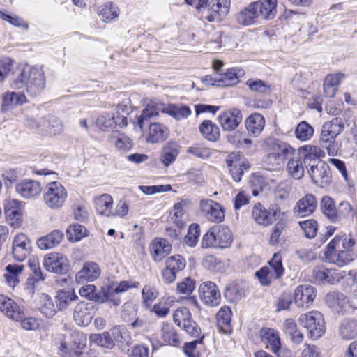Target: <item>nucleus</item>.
Returning <instances> with one entry per match:
<instances>
[{
	"label": "nucleus",
	"mask_w": 357,
	"mask_h": 357,
	"mask_svg": "<svg viewBox=\"0 0 357 357\" xmlns=\"http://www.w3.org/2000/svg\"><path fill=\"white\" fill-rule=\"evenodd\" d=\"M173 215L172 220L174 223L179 228H181L185 225V210L184 204L183 203H177L174 205V207L172 211Z\"/></svg>",
	"instance_id": "774afa93"
},
{
	"label": "nucleus",
	"mask_w": 357,
	"mask_h": 357,
	"mask_svg": "<svg viewBox=\"0 0 357 357\" xmlns=\"http://www.w3.org/2000/svg\"><path fill=\"white\" fill-rule=\"evenodd\" d=\"M158 291L152 284H146L142 289L143 303L146 307L151 305L153 301L158 297Z\"/></svg>",
	"instance_id": "338daca9"
},
{
	"label": "nucleus",
	"mask_w": 357,
	"mask_h": 357,
	"mask_svg": "<svg viewBox=\"0 0 357 357\" xmlns=\"http://www.w3.org/2000/svg\"><path fill=\"white\" fill-rule=\"evenodd\" d=\"M15 192L22 197L30 199L40 195L42 187L40 182L31 180L24 179L15 185Z\"/></svg>",
	"instance_id": "4be33fe9"
},
{
	"label": "nucleus",
	"mask_w": 357,
	"mask_h": 357,
	"mask_svg": "<svg viewBox=\"0 0 357 357\" xmlns=\"http://www.w3.org/2000/svg\"><path fill=\"white\" fill-rule=\"evenodd\" d=\"M172 250L171 243L165 238H155L151 244L150 252L153 261H161Z\"/></svg>",
	"instance_id": "c85d7f7f"
},
{
	"label": "nucleus",
	"mask_w": 357,
	"mask_h": 357,
	"mask_svg": "<svg viewBox=\"0 0 357 357\" xmlns=\"http://www.w3.org/2000/svg\"><path fill=\"white\" fill-rule=\"evenodd\" d=\"M11 79L12 89H25L31 97L40 96L46 86V77L42 66H18Z\"/></svg>",
	"instance_id": "f257e3e1"
},
{
	"label": "nucleus",
	"mask_w": 357,
	"mask_h": 357,
	"mask_svg": "<svg viewBox=\"0 0 357 357\" xmlns=\"http://www.w3.org/2000/svg\"><path fill=\"white\" fill-rule=\"evenodd\" d=\"M269 266L271 268V271H272V275L274 276L275 279L280 278L284 273V268L282 265V257L279 253H275L271 258V259L268 262Z\"/></svg>",
	"instance_id": "680f3d73"
},
{
	"label": "nucleus",
	"mask_w": 357,
	"mask_h": 357,
	"mask_svg": "<svg viewBox=\"0 0 357 357\" xmlns=\"http://www.w3.org/2000/svg\"><path fill=\"white\" fill-rule=\"evenodd\" d=\"M262 342L266 348L272 351L278 357H289V351L281 347L280 337L277 331L263 328L259 332Z\"/></svg>",
	"instance_id": "6e6552de"
},
{
	"label": "nucleus",
	"mask_w": 357,
	"mask_h": 357,
	"mask_svg": "<svg viewBox=\"0 0 357 357\" xmlns=\"http://www.w3.org/2000/svg\"><path fill=\"white\" fill-rule=\"evenodd\" d=\"M241 70L234 68L228 70L225 73L220 74L215 78V82L219 86H231L238 83V76Z\"/></svg>",
	"instance_id": "79ce46f5"
},
{
	"label": "nucleus",
	"mask_w": 357,
	"mask_h": 357,
	"mask_svg": "<svg viewBox=\"0 0 357 357\" xmlns=\"http://www.w3.org/2000/svg\"><path fill=\"white\" fill-rule=\"evenodd\" d=\"M287 171L294 179H300L304 176L305 167L301 157L295 155L287 164Z\"/></svg>",
	"instance_id": "37998d69"
},
{
	"label": "nucleus",
	"mask_w": 357,
	"mask_h": 357,
	"mask_svg": "<svg viewBox=\"0 0 357 357\" xmlns=\"http://www.w3.org/2000/svg\"><path fill=\"white\" fill-rule=\"evenodd\" d=\"M326 305L337 312H344L349 307V298L342 293L337 291L329 292L326 295Z\"/></svg>",
	"instance_id": "cd10ccee"
},
{
	"label": "nucleus",
	"mask_w": 357,
	"mask_h": 357,
	"mask_svg": "<svg viewBox=\"0 0 357 357\" xmlns=\"http://www.w3.org/2000/svg\"><path fill=\"white\" fill-rule=\"evenodd\" d=\"M213 228L215 236L216 248L223 249L229 248L233 241L231 230L228 227L222 225Z\"/></svg>",
	"instance_id": "58836bf2"
},
{
	"label": "nucleus",
	"mask_w": 357,
	"mask_h": 357,
	"mask_svg": "<svg viewBox=\"0 0 357 357\" xmlns=\"http://www.w3.org/2000/svg\"><path fill=\"white\" fill-rule=\"evenodd\" d=\"M178 152V146L176 143H167L162 149L160 156L161 162L165 166L168 167L175 161Z\"/></svg>",
	"instance_id": "09e8293b"
},
{
	"label": "nucleus",
	"mask_w": 357,
	"mask_h": 357,
	"mask_svg": "<svg viewBox=\"0 0 357 357\" xmlns=\"http://www.w3.org/2000/svg\"><path fill=\"white\" fill-rule=\"evenodd\" d=\"M316 296L315 287L311 285H299L294 290V301L298 307H308Z\"/></svg>",
	"instance_id": "f3484780"
},
{
	"label": "nucleus",
	"mask_w": 357,
	"mask_h": 357,
	"mask_svg": "<svg viewBox=\"0 0 357 357\" xmlns=\"http://www.w3.org/2000/svg\"><path fill=\"white\" fill-rule=\"evenodd\" d=\"M63 124L58 117L49 115L42 119L41 133L45 135H56L63 132Z\"/></svg>",
	"instance_id": "473e14b6"
},
{
	"label": "nucleus",
	"mask_w": 357,
	"mask_h": 357,
	"mask_svg": "<svg viewBox=\"0 0 357 357\" xmlns=\"http://www.w3.org/2000/svg\"><path fill=\"white\" fill-rule=\"evenodd\" d=\"M246 85L252 91L257 92L261 94H268L271 91L270 84L263 80L258 79H249L246 82Z\"/></svg>",
	"instance_id": "0e129e2a"
},
{
	"label": "nucleus",
	"mask_w": 357,
	"mask_h": 357,
	"mask_svg": "<svg viewBox=\"0 0 357 357\" xmlns=\"http://www.w3.org/2000/svg\"><path fill=\"white\" fill-rule=\"evenodd\" d=\"M96 125L102 131L113 130L116 126L123 128L127 125V117L104 114L97 118Z\"/></svg>",
	"instance_id": "b1692460"
},
{
	"label": "nucleus",
	"mask_w": 357,
	"mask_h": 357,
	"mask_svg": "<svg viewBox=\"0 0 357 357\" xmlns=\"http://www.w3.org/2000/svg\"><path fill=\"white\" fill-rule=\"evenodd\" d=\"M100 275V269L98 265L92 261L86 262L82 268L76 274L75 280L77 283L82 284L85 282L93 281Z\"/></svg>",
	"instance_id": "7c9ffc66"
},
{
	"label": "nucleus",
	"mask_w": 357,
	"mask_h": 357,
	"mask_svg": "<svg viewBox=\"0 0 357 357\" xmlns=\"http://www.w3.org/2000/svg\"><path fill=\"white\" fill-rule=\"evenodd\" d=\"M86 337L82 333L73 332L61 343L59 354L62 357H79L83 353Z\"/></svg>",
	"instance_id": "0eeeda50"
},
{
	"label": "nucleus",
	"mask_w": 357,
	"mask_h": 357,
	"mask_svg": "<svg viewBox=\"0 0 357 357\" xmlns=\"http://www.w3.org/2000/svg\"><path fill=\"white\" fill-rule=\"evenodd\" d=\"M199 206L201 212L208 221L221 222L224 220L223 208L218 202L212 199H202Z\"/></svg>",
	"instance_id": "dca6fc26"
},
{
	"label": "nucleus",
	"mask_w": 357,
	"mask_h": 357,
	"mask_svg": "<svg viewBox=\"0 0 357 357\" xmlns=\"http://www.w3.org/2000/svg\"><path fill=\"white\" fill-rule=\"evenodd\" d=\"M0 310L9 319L18 321L24 317V312L12 299L0 295Z\"/></svg>",
	"instance_id": "393cba45"
},
{
	"label": "nucleus",
	"mask_w": 357,
	"mask_h": 357,
	"mask_svg": "<svg viewBox=\"0 0 357 357\" xmlns=\"http://www.w3.org/2000/svg\"><path fill=\"white\" fill-rule=\"evenodd\" d=\"M119 9L112 2L105 3L100 10L99 16L104 22H110L119 17Z\"/></svg>",
	"instance_id": "052dcab7"
},
{
	"label": "nucleus",
	"mask_w": 357,
	"mask_h": 357,
	"mask_svg": "<svg viewBox=\"0 0 357 357\" xmlns=\"http://www.w3.org/2000/svg\"><path fill=\"white\" fill-rule=\"evenodd\" d=\"M280 211L278 208H273L269 211L261 203H256L252 209V218L254 221L261 226L267 227L273 224L279 216Z\"/></svg>",
	"instance_id": "f8f14e48"
},
{
	"label": "nucleus",
	"mask_w": 357,
	"mask_h": 357,
	"mask_svg": "<svg viewBox=\"0 0 357 357\" xmlns=\"http://www.w3.org/2000/svg\"><path fill=\"white\" fill-rule=\"evenodd\" d=\"M43 264L47 271L54 273L63 274L68 271V259L58 252L46 255L44 257Z\"/></svg>",
	"instance_id": "ddd939ff"
},
{
	"label": "nucleus",
	"mask_w": 357,
	"mask_h": 357,
	"mask_svg": "<svg viewBox=\"0 0 357 357\" xmlns=\"http://www.w3.org/2000/svg\"><path fill=\"white\" fill-rule=\"evenodd\" d=\"M232 312L230 307L225 306L217 313L218 326L224 333L230 329Z\"/></svg>",
	"instance_id": "3c124183"
},
{
	"label": "nucleus",
	"mask_w": 357,
	"mask_h": 357,
	"mask_svg": "<svg viewBox=\"0 0 357 357\" xmlns=\"http://www.w3.org/2000/svg\"><path fill=\"white\" fill-rule=\"evenodd\" d=\"M265 120L264 116L259 114H253L246 120L248 131L253 135H259L264 129Z\"/></svg>",
	"instance_id": "8fccbe9b"
},
{
	"label": "nucleus",
	"mask_w": 357,
	"mask_h": 357,
	"mask_svg": "<svg viewBox=\"0 0 357 357\" xmlns=\"http://www.w3.org/2000/svg\"><path fill=\"white\" fill-rule=\"evenodd\" d=\"M351 110L344 111L343 118L334 117L331 121H326L321 126L320 143L330 156H335L340 148L335 141L336 137L344 130L345 125H349Z\"/></svg>",
	"instance_id": "f03ea898"
},
{
	"label": "nucleus",
	"mask_w": 357,
	"mask_h": 357,
	"mask_svg": "<svg viewBox=\"0 0 357 357\" xmlns=\"http://www.w3.org/2000/svg\"><path fill=\"white\" fill-rule=\"evenodd\" d=\"M17 71V67L14 68V61L10 58H5L0 61V82L8 78L11 87V78Z\"/></svg>",
	"instance_id": "603ef678"
},
{
	"label": "nucleus",
	"mask_w": 357,
	"mask_h": 357,
	"mask_svg": "<svg viewBox=\"0 0 357 357\" xmlns=\"http://www.w3.org/2000/svg\"><path fill=\"white\" fill-rule=\"evenodd\" d=\"M218 121L224 130H235L242 121V114L238 109L233 108L218 116Z\"/></svg>",
	"instance_id": "5701e85b"
},
{
	"label": "nucleus",
	"mask_w": 357,
	"mask_h": 357,
	"mask_svg": "<svg viewBox=\"0 0 357 357\" xmlns=\"http://www.w3.org/2000/svg\"><path fill=\"white\" fill-rule=\"evenodd\" d=\"M43 201L51 209H59L65 204L68 197L66 188L59 182L49 183L43 190Z\"/></svg>",
	"instance_id": "20e7f679"
},
{
	"label": "nucleus",
	"mask_w": 357,
	"mask_h": 357,
	"mask_svg": "<svg viewBox=\"0 0 357 357\" xmlns=\"http://www.w3.org/2000/svg\"><path fill=\"white\" fill-rule=\"evenodd\" d=\"M356 241L352 234H337L328 243L331 248H340L344 250H351L354 246Z\"/></svg>",
	"instance_id": "49530a36"
},
{
	"label": "nucleus",
	"mask_w": 357,
	"mask_h": 357,
	"mask_svg": "<svg viewBox=\"0 0 357 357\" xmlns=\"http://www.w3.org/2000/svg\"><path fill=\"white\" fill-rule=\"evenodd\" d=\"M31 243L24 234H17L13 241L12 253L17 261H24L31 253Z\"/></svg>",
	"instance_id": "a211bd4d"
},
{
	"label": "nucleus",
	"mask_w": 357,
	"mask_h": 357,
	"mask_svg": "<svg viewBox=\"0 0 357 357\" xmlns=\"http://www.w3.org/2000/svg\"><path fill=\"white\" fill-rule=\"evenodd\" d=\"M257 18V13L252 3L236 15V20L239 24L248 26L254 24Z\"/></svg>",
	"instance_id": "de8ad7c7"
},
{
	"label": "nucleus",
	"mask_w": 357,
	"mask_h": 357,
	"mask_svg": "<svg viewBox=\"0 0 357 357\" xmlns=\"http://www.w3.org/2000/svg\"><path fill=\"white\" fill-rule=\"evenodd\" d=\"M321 210L330 220L335 222L337 207L335 201L329 196H324L321 201Z\"/></svg>",
	"instance_id": "5fc2aeb1"
},
{
	"label": "nucleus",
	"mask_w": 357,
	"mask_h": 357,
	"mask_svg": "<svg viewBox=\"0 0 357 357\" xmlns=\"http://www.w3.org/2000/svg\"><path fill=\"white\" fill-rule=\"evenodd\" d=\"M64 238V234L61 230L55 229L46 236L37 241V245L41 250L53 248L61 243Z\"/></svg>",
	"instance_id": "c9c22d12"
},
{
	"label": "nucleus",
	"mask_w": 357,
	"mask_h": 357,
	"mask_svg": "<svg viewBox=\"0 0 357 357\" xmlns=\"http://www.w3.org/2000/svg\"><path fill=\"white\" fill-rule=\"evenodd\" d=\"M77 296L73 291H60L56 296L57 308L59 310L66 309L73 301L77 299Z\"/></svg>",
	"instance_id": "864d4df0"
},
{
	"label": "nucleus",
	"mask_w": 357,
	"mask_h": 357,
	"mask_svg": "<svg viewBox=\"0 0 357 357\" xmlns=\"http://www.w3.org/2000/svg\"><path fill=\"white\" fill-rule=\"evenodd\" d=\"M356 209L349 202H342L337 208L335 222L340 221L342 218H352L356 216Z\"/></svg>",
	"instance_id": "6e6d98bb"
},
{
	"label": "nucleus",
	"mask_w": 357,
	"mask_h": 357,
	"mask_svg": "<svg viewBox=\"0 0 357 357\" xmlns=\"http://www.w3.org/2000/svg\"><path fill=\"white\" fill-rule=\"evenodd\" d=\"M202 136L211 142H216L220 136L219 127L211 120H204L199 126Z\"/></svg>",
	"instance_id": "4c0bfd02"
},
{
	"label": "nucleus",
	"mask_w": 357,
	"mask_h": 357,
	"mask_svg": "<svg viewBox=\"0 0 357 357\" xmlns=\"http://www.w3.org/2000/svg\"><path fill=\"white\" fill-rule=\"evenodd\" d=\"M298 321L305 328L310 337L319 338L325 333V323L323 315L318 311H312L300 316Z\"/></svg>",
	"instance_id": "39448f33"
},
{
	"label": "nucleus",
	"mask_w": 357,
	"mask_h": 357,
	"mask_svg": "<svg viewBox=\"0 0 357 357\" xmlns=\"http://www.w3.org/2000/svg\"><path fill=\"white\" fill-rule=\"evenodd\" d=\"M339 334L345 340H349L357 336V320L345 319L339 326Z\"/></svg>",
	"instance_id": "a19ab883"
},
{
	"label": "nucleus",
	"mask_w": 357,
	"mask_h": 357,
	"mask_svg": "<svg viewBox=\"0 0 357 357\" xmlns=\"http://www.w3.org/2000/svg\"><path fill=\"white\" fill-rule=\"evenodd\" d=\"M230 0H211L206 13L203 17L208 22H218L229 11Z\"/></svg>",
	"instance_id": "6ab92c4d"
},
{
	"label": "nucleus",
	"mask_w": 357,
	"mask_h": 357,
	"mask_svg": "<svg viewBox=\"0 0 357 357\" xmlns=\"http://www.w3.org/2000/svg\"><path fill=\"white\" fill-rule=\"evenodd\" d=\"M173 319L179 327H181L192 319L191 312L186 307H178L174 313Z\"/></svg>",
	"instance_id": "69168bd1"
},
{
	"label": "nucleus",
	"mask_w": 357,
	"mask_h": 357,
	"mask_svg": "<svg viewBox=\"0 0 357 357\" xmlns=\"http://www.w3.org/2000/svg\"><path fill=\"white\" fill-rule=\"evenodd\" d=\"M271 150L280 157L284 163L286 160H289L296 155L295 149L289 144L278 139H271L269 142Z\"/></svg>",
	"instance_id": "2f4dec72"
},
{
	"label": "nucleus",
	"mask_w": 357,
	"mask_h": 357,
	"mask_svg": "<svg viewBox=\"0 0 357 357\" xmlns=\"http://www.w3.org/2000/svg\"><path fill=\"white\" fill-rule=\"evenodd\" d=\"M38 306L40 312L47 318H52L56 312L52 299L47 294H39Z\"/></svg>",
	"instance_id": "c03bdc74"
},
{
	"label": "nucleus",
	"mask_w": 357,
	"mask_h": 357,
	"mask_svg": "<svg viewBox=\"0 0 357 357\" xmlns=\"http://www.w3.org/2000/svg\"><path fill=\"white\" fill-rule=\"evenodd\" d=\"M96 309L92 303H79L75 307L73 319L77 325L81 326H88L93 319Z\"/></svg>",
	"instance_id": "aec40b11"
},
{
	"label": "nucleus",
	"mask_w": 357,
	"mask_h": 357,
	"mask_svg": "<svg viewBox=\"0 0 357 357\" xmlns=\"http://www.w3.org/2000/svg\"><path fill=\"white\" fill-rule=\"evenodd\" d=\"M162 340L172 346H178L180 343L178 335L174 326L169 324H164L161 330Z\"/></svg>",
	"instance_id": "4d7b16f0"
},
{
	"label": "nucleus",
	"mask_w": 357,
	"mask_h": 357,
	"mask_svg": "<svg viewBox=\"0 0 357 357\" xmlns=\"http://www.w3.org/2000/svg\"><path fill=\"white\" fill-rule=\"evenodd\" d=\"M307 172L313 183L319 187L326 188L331 183L330 167L324 162L312 165Z\"/></svg>",
	"instance_id": "9b49d317"
},
{
	"label": "nucleus",
	"mask_w": 357,
	"mask_h": 357,
	"mask_svg": "<svg viewBox=\"0 0 357 357\" xmlns=\"http://www.w3.org/2000/svg\"><path fill=\"white\" fill-rule=\"evenodd\" d=\"M24 269V266L18 264H8L6 266L3 277L6 280V284L14 288L20 282V275L22 274Z\"/></svg>",
	"instance_id": "ea45409f"
},
{
	"label": "nucleus",
	"mask_w": 357,
	"mask_h": 357,
	"mask_svg": "<svg viewBox=\"0 0 357 357\" xmlns=\"http://www.w3.org/2000/svg\"><path fill=\"white\" fill-rule=\"evenodd\" d=\"M199 293L202 301L206 305L215 307L220 303V292L216 284L211 281L202 283L199 287Z\"/></svg>",
	"instance_id": "4468645a"
},
{
	"label": "nucleus",
	"mask_w": 357,
	"mask_h": 357,
	"mask_svg": "<svg viewBox=\"0 0 357 357\" xmlns=\"http://www.w3.org/2000/svg\"><path fill=\"white\" fill-rule=\"evenodd\" d=\"M96 208L98 214L105 216L113 215V199L108 194H104L96 199Z\"/></svg>",
	"instance_id": "a18cd8bd"
},
{
	"label": "nucleus",
	"mask_w": 357,
	"mask_h": 357,
	"mask_svg": "<svg viewBox=\"0 0 357 357\" xmlns=\"http://www.w3.org/2000/svg\"><path fill=\"white\" fill-rule=\"evenodd\" d=\"M186 266L185 259L181 255L168 257L165 261V267L162 271V280L166 284L175 281L176 275Z\"/></svg>",
	"instance_id": "9d476101"
},
{
	"label": "nucleus",
	"mask_w": 357,
	"mask_h": 357,
	"mask_svg": "<svg viewBox=\"0 0 357 357\" xmlns=\"http://www.w3.org/2000/svg\"><path fill=\"white\" fill-rule=\"evenodd\" d=\"M277 0H263L252 3L257 13V17L272 19L276 13Z\"/></svg>",
	"instance_id": "f704fd0d"
},
{
	"label": "nucleus",
	"mask_w": 357,
	"mask_h": 357,
	"mask_svg": "<svg viewBox=\"0 0 357 357\" xmlns=\"http://www.w3.org/2000/svg\"><path fill=\"white\" fill-rule=\"evenodd\" d=\"M23 202L17 199H9L5 203L4 210L7 218L13 220L12 224L18 226L22 222Z\"/></svg>",
	"instance_id": "72a5a7b5"
},
{
	"label": "nucleus",
	"mask_w": 357,
	"mask_h": 357,
	"mask_svg": "<svg viewBox=\"0 0 357 357\" xmlns=\"http://www.w3.org/2000/svg\"><path fill=\"white\" fill-rule=\"evenodd\" d=\"M86 229L80 225H72L66 230L68 239L71 242H76L81 240L86 235Z\"/></svg>",
	"instance_id": "e2e57ef3"
},
{
	"label": "nucleus",
	"mask_w": 357,
	"mask_h": 357,
	"mask_svg": "<svg viewBox=\"0 0 357 357\" xmlns=\"http://www.w3.org/2000/svg\"><path fill=\"white\" fill-rule=\"evenodd\" d=\"M317 206L316 197L307 194L299 199L294 208V213L298 217H305L312 214Z\"/></svg>",
	"instance_id": "a878e982"
},
{
	"label": "nucleus",
	"mask_w": 357,
	"mask_h": 357,
	"mask_svg": "<svg viewBox=\"0 0 357 357\" xmlns=\"http://www.w3.org/2000/svg\"><path fill=\"white\" fill-rule=\"evenodd\" d=\"M247 289L248 285L246 282L235 281L226 287L224 295L230 303H236L245 296Z\"/></svg>",
	"instance_id": "c756f323"
},
{
	"label": "nucleus",
	"mask_w": 357,
	"mask_h": 357,
	"mask_svg": "<svg viewBox=\"0 0 357 357\" xmlns=\"http://www.w3.org/2000/svg\"><path fill=\"white\" fill-rule=\"evenodd\" d=\"M225 161L232 178L236 182L241 181L244 170H248L250 167V162L243 158L240 151L229 153Z\"/></svg>",
	"instance_id": "1a4fd4ad"
},
{
	"label": "nucleus",
	"mask_w": 357,
	"mask_h": 357,
	"mask_svg": "<svg viewBox=\"0 0 357 357\" xmlns=\"http://www.w3.org/2000/svg\"><path fill=\"white\" fill-rule=\"evenodd\" d=\"M324 255L328 262L338 266H344L354 260V254L351 250H344L340 248L330 247L327 245Z\"/></svg>",
	"instance_id": "2eb2a0df"
},
{
	"label": "nucleus",
	"mask_w": 357,
	"mask_h": 357,
	"mask_svg": "<svg viewBox=\"0 0 357 357\" xmlns=\"http://www.w3.org/2000/svg\"><path fill=\"white\" fill-rule=\"evenodd\" d=\"M167 113L172 118L180 121L188 118L192 114L190 107L183 104H172L164 106L161 104H149L137 118V125L142 128L149 123L150 118L156 116L159 112Z\"/></svg>",
	"instance_id": "7ed1b4c3"
},
{
	"label": "nucleus",
	"mask_w": 357,
	"mask_h": 357,
	"mask_svg": "<svg viewBox=\"0 0 357 357\" xmlns=\"http://www.w3.org/2000/svg\"><path fill=\"white\" fill-rule=\"evenodd\" d=\"M344 276V271H340L336 268H328L324 265H320L313 268L311 281L317 284H335Z\"/></svg>",
	"instance_id": "423d86ee"
},
{
	"label": "nucleus",
	"mask_w": 357,
	"mask_h": 357,
	"mask_svg": "<svg viewBox=\"0 0 357 357\" xmlns=\"http://www.w3.org/2000/svg\"><path fill=\"white\" fill-rule=\"evenodd\" d=\"M301 157L305 167H311L312 165L321 162L319 158L324 155V152L318 146L305 145L298 149L296 153Z\"/></svg>",
	"instance_id": "412c9836"
},
{
	"label": "nucleus",
	"mask_w": 357,
	"mask_h": 357,
	"mask_svg": "<svg viewBox=\"0 0 357 357\" xmlns=\"http://www.w3.org/2000/svg\"><path fill=\"white\" fill-rule=\"evenodd\" d=\"M150 119L151 118L149 119V123L142 128L139 126L141 130H143L145 126H149L146 141L150 143H159L165 141L168 137V128L160 123H150Z\"/></svg>",
	"instance_id": "bb28decb"
},
{
	"label": "nucleus",
	"mask_w": 357,
	"mask_h": 357,
	"mask_svg": "<svg viewBox=\"0 0 357 357\" xmlns=\"http://www.w3.org/2000/svg\"><path fill=\"white\" fill-rule=\"evenodd\" d=\"M89 340L98 346L112 349L114 346V340H112L109 332H104L101 334H91Z\"/></svg>",
	"instance_id": "bf43d9fd"
},
{
	"label": "nucleus",
	"mask_w": 357,
	"mask_h": 357,
	"mask_svg": "<svg viewBox=\"0 0 357 357\" xmlns=\"http://www.w3.org/2000/svg\"><path fill=\"white\" fill-rule=\"evenodd\" d=\"M314 128L306 121L300 122L295 130V136L300 141H307L314 134Z\"/></svg>",
	"instance_id": "13d9d810"
},
{
	"label": "nucleus",
	"mask_w": 357,
	"mask_h": 357,
	"mask_svg": "<svg viewBox=\"0 0 357 357\" xmlns=\"http://www.w3.org/2000/svg\"><path fill=\"white\" fill-rule=\"evenodd\" d=\"M27 102L24 93L8 91L3 95L2 109L4 112L12 109L16 106L22 105Z\"/></svg>",
	"instance_id": "e433bc0d"
}]
</instances>
